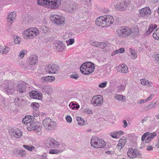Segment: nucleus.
I'll return each instance as SVG.
<instances>
[{"label":"nucleus","mask_w":159,"mask_h":159,"mask_svg":"<svg viewBox=\"0 0 159 159\" xmlns=\"http://www.w3.org/2000/svg\"><path fill=\"white\" fill-rule=\"evenodd\" d=\"M94 64L91 62H86L82 64L80 68V72L83 74L88 75L94 70Z\"/></svg>","instance_id":"nucleus-1"},{"label":"nucleus","mask_w":159,"mask_h":159,"mask_svg":"<svg viewBox=\"0 0 159 159\" xmlns=\"http://www.w3.org/2000/svg\"><path fill=\"white\" fill-rule=\"evenodd\" d=\"M43 125L45 129L47 130H54L57 125V123L49 118H46L43 121Z\"/></svg>","instance_id":"nucleus-2"},{"label":"nucleus","mask_w":159,"mask_h":159,"mask_svg":"<svg viewBox=\"0 0 159 159\" xmlns=\"http://www.w3.org/2000/svg\"><path fill=\"white\" fill-rule=\"evenodd\" d=\"M133 31L128 27L122 26L119 28L116 31L117 35L120 37L126 38L131 34Z\"/></svg>","instance_id":"nucleus-3"},{"label":"nucleus","mask_w":159,"mask_h":159,"mask_svg":"<svg viewBox=\"0 0 159 159\" xmlns=\"http://www.w3.org/2000/svg\"><path fill=\"white\" fill-rule=\"evenodd\" d=\"M91 143V145L95 148H104L106 145L105 142L103 139L97 137L92 138Z\"/></svg>","instance_id":"nucleus-4"},{"label":"nucleus","mask_w":159,"mask_h":159,"mask_svg":"<svg viewBox=\"0 0 159 159\" xmlns=\"http://www.w3.org/2000/svg\"><path fill=\"white\" fill-rule=\"evenodd\" d=\"M46 145L47 147L51 148H57L59 145V143L53 138L48 139L45 142Z\"/></svg>","instance_id":"nucleus-5"},{"label":"nucleus","mask_w":159,"mask_h":159,"mask_svg":"<svg viewBox=\"0 0 159 159\" xmlns=\"http://www.w3.org/2000/svg\"><path fill=\"white\" fill-rule=\"evenodd\" d=\"M50 19L53 22L58 25L62 24L64 23L65 20L64 17L57 15L51 16Z\"/></svg>","instance_id":"nucleus-6"},{"label":"nucleus","mask_w":159,"mask_h":159,"mask_svg":"<svg viewBox=\"0 0 159 159\" xmlns=\"http://www.w3.org/2000/svg\"><path fill=\"white\" fill-rule=\"evenodd\" d=\"M28 84L25 83H22L17 84L16 88V90L19 93L22 94L26 91V88Z\"/></svg>","instance_id":"nucleus-7"},{"label":"nucleus","mask_w":159,"mask_h":159,"mask_svg":"<svg viewBox=\"0 0 159 159\" xmlns=\"http://www.w3.org/2000/svg\"><path fill=\"white\" fill-rule=\"evenodd\" d=\"M129 4L127 0H122L120 3H117L115 6V8L119 11H124L127 7Z\"/></svg>","instance_id":"nucleus-8"},{"label":"nucleus","mask_w":159,"mask_h":159,"mask_svg":"<svg viewBox=\"0 0 159 159\" xmlns=\"http://www.w3.org/2000/svg\"><path fill=\"white\" fill-rule=\"evenodd\" d=\"M91 103L94 106H99L103 103V97L100 95L95 96L93 97Z\"/></svg>","instance_id":"nucleus-9"},{"label":"nucleus","mask_w":159,"mask_h":159,"mask_svg":"<svg viewBox=\"0 0 159 159\" xmlns=\"http://www.w3.org/2000/svg\"><path fill=\"white\" fill-rule=\"evenodd\" d=\"M45 68L46 72L50 74H56L59 69L57 65L55 64L48 65L46 66Z\"/></svg>","instance_id":"nucleus-10"},{"label":"nucleus","mask_w":159,"mask_h":159,"mask_svg":"<svg viewBox=\"0 0 159 159\" xmlns=\"http://www.w3.org/2000/svg\"><path fill=\"white\" fill-rule=\"evenodd\" d=\"M61 2V0H49L48 4H47L46 6L48 8H57L60 5Z\"/></svg>","instance_id":"nucleus-11"},{"label":"nucleus","mask_w":159,"mask_h":159,"mask_svg":"<svg viewBox=\"0 0 159 159\" xmlns=\"http://www.w3.org/2000/svg\"><path fill=\"white\" fill-rule=\"evenodd\" d=\"M16 15L15 12H13L8 15L7 17V27L8 30H10L11 26V24L16 18Z\"/></svg>","instance_id":"nucleus-12"},{"label":"nucleus","mask_w":159,"mask_h":159,"mask_svg":"<svg viewBox=\"0 0 159 159\" xmlns=\"http://www.w3.org/2000/svg\"><path fill=\"white\" fill-rule=\"evenodd\" d=\"M139 151L136 148H130L127 152L128 157L131 158H136L139 154Z\"/></svg>","instance_id":"nucleus-13"},{"label":"nucleus","mask_w":159,"mask_h":159,"mask_svg":"<svg viewBox=\"0 0 159 159\" xmlns=\"http://www.w3.org/2000/svg\"><path fill=\"white\" fill-rule=\"evenodd\" d=\"M29 131L35 130L37 132H39L41 130L40 127V123L37 121L36 119L34 120L31 126L29 128Z\"/></svg>","instance_id":"nucleus-14"},{"label":"nucleus","mask_w":159,"mask_h":159,"mask_svg":"<svg viewBox=\"0 0 159 159\" xmlns=\"http://www.w3.org/2000/svg\"><path fill=\"white\" fill-rule=\"evenodd\" d=\"M105 18L104 16L98 17L96 20L95 23L98 26L102 27H107V23L105 22Z\"/></svg>","instance_id":"nucleus-15"},{"label":"nucleus","mask_w":159,"mask_h":159,"mask_svg":"<svg viewBox=\"0 0 159 159\" xmlns=\"http://www.w3.org/2000/svg\"><path fill=\"white\" fill-rule=\"evenodd\" d=\"M31 106L33 109V115L34 117L38 116L40 114L39 111V105L37 102H33Z\"/></svg>","instance_id":"nucleus-16"},{"label":"nucleus","mask_w":159,"mask_h":159,"mask_svg":"<svg viewBox=\"0 0 159 159\" xmlns=\"http://www.w3.org/2000/svg\"><path fill=\"white\" fill-rule=\"evenodd\" d=\"M29 95L31 97L35 99L41 100L42 98V94L38 91L33 90L30 92Z\"/></svg>","instance_id":"nucleus-17"},{"label":"nucleus","mask_w":159,"mask_h":159,"mask_svg":"<svg viewBox=\"0 0 159 159\" xmlns=\"http://www.w3.org/2000/svg\"><path fill=\"white\" fill-rule=\"evenodd\" d=\"M140 14L142 16H144L148 15H150L151 13V11L149 8L146 7L142 8L139 11Z\"/></svg>","instance_id":"nucleus-18"},{"label":"nucleus","mask_w":159,"mask_h":159,"mask_svg":"<svg viewBox=\"0 0 159 159\" xmlns=\"http://www.w3.org/2000/svg\"><path fill=\"white\" fill-rule=\"evenodd\" d=\"M104 17L105 18V22L107 23V27L110 26L113 23L114 20L112 16L109 15H105L104 16Z\"/></svg>","instance_id":"nucleus-19"},{"label":"nucleus","mask_w":159,"mask_h":159,"mask_svg":"<svg viewBox=\"0 0 159 159\" xmlns=\"http://www.w3.org/2000/svg\"><path fill=\"white\" fill-rule=\"evenodd\" d=\"M35 118L33 116H31L30 119L29 120H25V118H23L22 122L24 124H25L27 126V129L29 130V128L31 126V125L33 122Z\"/></svg>","instance_id":"nucleus-20"},{"label":"nucleus","mask_w":159,"mask_h":159,"mask_svg":"<svg viewBox=\"0 0 159 159\" xmlns=\"http://www.w3.org/2000/svg\"><path fill=\"white\" fill-rule=\"evenodd\" d=\"M37 60V57L35 55H31L27 61V63L29 65L35 64Z\"/></svg>","instance_id":"nucleus-21"},{"label":"nucleus","mask_w":159,"mask_h":159,"mask_svg":"<svg viewBox=\"0 0 159 159\" xmlns=\"http://www.w3.org/2000/svg\"><path fill=\"white\" fill-rule=\"evenodd\" d=\"M56 50L58 52H62L65 48L66 46L62 42H58L56 46Z\"/></svg>","instance_id":"nucleus-22"},{"label":"nucleus","mask_w":159,"mask_h":159,"mask_svg":"<svg viewBox=\"0 0 159 159\" xmlns=\"http://www.w3.org/2000/svg\"><path fill=\"white\" fill-rule=\"evenodd\" d=\"M12 134L13 135L14 137L15 138H19L22 136V132L18 129H16L13 130Z\"/></svg>","instance_id":"nucleus-23"},{"label":"nucleus","mask_w":159,"mask_h":159,"mask_svg":"<svg viewBox=\"0 0 159 159\" xmlns=\"http://www.w3.org/2000/svg\"><path fill=\"white\" fill-rule=\"evenodd\" d=\"M31 29L30 28L25 30L23 34V38L25 39H28L29 38H32V37L30 36L31 33L30 32Z\"/></svg>","instance_id":"nucleus-24"},{"label":"nucleus","mask_w":159,"mask_h":159,"mask_svg":"<svg viewBox=\"0 0 159 159\" xmlns=\"http://www.w3.org/2000/svg\"><path fill=\"white\" fill-rule=\"evenodd\" d=\"M31 30H30V32L31 33V34H30V36L32 37V38L35 36L39 35V31L38 29L35 27L30 28Z\"/></svg>","instance_id":"nucleus-25"},{"label":"nucleus","mask_w":159,"mask_h":159,"mask_svg":"<svg viewBox=\"0 0 159 159\" xmlns=\"http://www.w3.org/2000/svg\"><path fill=\"white\" fill-rule=\"evenodd\" d=\"M118 70L123 73H126L128 70V67L124 64L120 65L118 66Z\"/></svg>","instance_id":"nucleus-26"},{"label":"nucleus","mask_w":159,"mask_h":159,"mask_svg":"<svg viewBox=\"0 0 159 159\" xmlns=\"http://www.w3.org/2000/svg\"><path fill=\"white\" fill-rule=\"evenodd\" d=\"M41 80L43 82L48 81L51 82L55 80V78L52 76H48L42 77Z\"/></svg>","instance_id":"nucleus-27"},{"label":"nucleus","mask_w":159,"mask_h":159,"mask_svg":"<svg viewBox=\"0 0 159 159\" xmlns=\"http://www.w3.org/2000/svg\"><path fill=\"white\" fill-rule=\"evenodd\" d=\"M4 89L8 94H11L13 93L14 90L13 87L11 85H7L5 87Z\"/></svg>","instance_id":"nucleus-28"},{"label":"nucleus","mask_w":159,"mask_h":159,"mask_svg":"<svg viewBox=\"0 0 159 159\" xmlns=\"http://www.w3.org/2000/svg\"><path fill=\"white\" fill-rule=\"evenodd\" d=\"M69 106L70 108L73 110H74L75 109L77 110L80 107V105L75 102H70L69 104Z\"/></svg>","instance_id":"nucleus-29"},{"label":"nucleus","mask_w":159,"mask_h":159,"mask_svg":"<svg viewBox=\"0 0 159 159\" xmlns=\"http://www.w3.org/2000/svg\"><path fill=\"white\" fill-rule=\"evenodd\" d=\"M37 1L38 4L44 6L45 7L47 8L46 5L48 4L49 0H37Z\"/></svg>","instance_id":"nucleus-30"},{"label":"nucleus","mask_w":159,"mask_h":159,"mask_svg":"<svg viewBox=\"0 0 159 159\" xmlns=\"http://www.w3.org/2000/svg\"><path fill=\"white\" fill-rule=\"evenodd\" d=\"M109 46L110 44L107 42L106 41L103 42H99V48L103 49L106 47H109Z\"/></svg>","instance_id":"nucleus-31"},{"label":"nucleus","mask_w":159,"mask_h":159,"mask_svg":"<svg viewBox=\"0 0 159 159\" xmlns=\"http://www.w3.org/2000/svg\"><path fill=\"white\" fill-rule=\"evenodd\" d=\"M129 52H130L133 59H135L137 57V54L136 52L131 48L129 49Z\"/></svg>","instance_id":"nucleus-32"},{"label":"nucleus","mask_w":159,"mask_h":159,"mask_svg":"<svg viewBox=\"0 0 159 159\" xmlns=\"http://www.w3.org/2000/svg\"><path fill=\"white\" fill-rule=\"evenodd\" d=\"M115 98L116 99L120 101L125 100V97L121 95L116 94L115 95Z\"/></svg>","instance_id":"nucleus-33"},{"label":"nucleus","mask_w":159,"mask_h":159,"mask_svg":"<svg viewBox=\"0 0 159 159\" xmlns=\"http://www.w3.org/2000/svg\"><path fill=\"white\" fill-rule=\"evenodd\" d=\"M131 30L133 31V32L131 33V34H133L134 35H137L139 33V30L137 26H134L132 29H131Z\"/></svg>","instance_id":"nucleus-34"},{"label":"nucleus","mask_w":159,"mask_h":159,"mask_svg":"<svg viewBox=\"0 0 159 159\" xmlns=\"http://www.w3.org/2000/svg\"><path fill=\"white\" fill-rule=\"evenodd\" d=\"M62 152V151L60 150H58L57 149H51L49 151V153L51 154H58Z\"/></svg>","instance_id":"nucleus-35"},{"label":"nucleus","mask_w":159,"mask_h":159,"mask_svg":"<svg viewBox=\"0 0 159 159\" xmlns=\"http://www.w3.org/2000/svg\"><path fill=\"white\" fill-rule=\"evenodd\" d=\"M78 124L80 125H83L84 122V120L80 116H78L76 118Z\"/></svg>","instance_id":"nucleus-36"},{"label":"nucleus","mask_w":159,"mask_h":159,"mask_svg":"<svg viewBox=\"0 0 159 159\" xmlns=\"http://www.w3.org/2000/svg\"><path fill=\"white\" fill-rule=\"evenodd\" d=\"M23 147L25 148L30 151H32L34 149H35L34 147L33 146H30L27 145H23Z\"/></svg>","instance_id":"nucleus-37"},{"label":"nucleus","mask_w":159,"mask_h":159,"mask_svg":"<svg viewBox=\"0 0 159 159\" xmlns=\"http://www.w3.org/2000/svg\"><path fill=\"white\" fill-rule=\"evenodd\" d=\"M27 52V51L26 50H22L20 52L19 55V57L22 59Z\"/></svg>","instance_id":"nucleus-38"},{"label":"nucleus","mask_w":159,"mask_h":159,"mask_svg":"<svg viewBox=\"0 0 159 159\" xmlns=\"http://www.w3.org/2000/svg\"><path fill=\"white\" fill-rule=\"evenodd\" d=\"M146 0H135V3L138 7H139L144 3Z\"/></svg>","instance_id":"nucleus-39"},{"label":"nucleus","mask_w":159,"mask_h":159,"mask_svg":"<svg viewBox=\"0 0 159 159\" xmlns=\"http://www.w3.org/2000/svg\"><path fill=\"white\" fill-rule=\"evenodd\" d=\"M141 84L145 85H147L148 86H150V84L151 83L148 81V80H146L145 79H142L141 80Z\"/></svg>","instance_id":"nucleus-40"},{"label":"nucleus","mask_w":159,"mask_h":159,"mask_svg":"<svg viewBox=\"0 0 159 159\" xmlns=\"http://www.w3.org/2000/svg\"><path fill=\"white\" fill-rule=\"evenodd\" d=\"M126 142V139H119V143L121 144V146H124L125 145V143Z\"/></svg>","instance_id":"nucleus-41"},{"label":"nucleus","mask_w":159,"mask_h":159,"mask_svg":"<svg viewBox=\"0 0 159 159\" xmlns=\"http://www.w3.org/2000/svg\"><path fill=\"white\" fill-rule=\"evenodd\" d=\"M159 31H157L156 30L155 31V32L154 33L152 34V36L156 39H158V36H159Z\"/></svg>","instance_id":"nucleus-42"},{"label":"nucleus","mask_w":159,"mask_h":159,"mask_svg":"<svg viewBox=\"0 0 159 159\" xmlns=\"http://www.w3.org/2000/svg\"><path fill=\"white\" fill-rule=\"evenodd\" d=\"M125 86L124 85H120L118 87V91L119 92H123L125 90Z\"/></svg>","instance_id":"nucleus-43"},{"label":"nucleus","mask_w":159,"mask_h":159,"mask_svg":"<svg viewBox=\"0 0 159 159\" xmlns=\"http://www.w3.org/2000/svg\"><path fill=\"white\" fill-rule=\"evenodd\" d=\"M107 84V81H105L104 82H102L100 84L98 85V87L101 88H104L106 86Z\"/></svg>","instance_id":"nucleus-44"},{"label":"nucleus","mask_w":159,"mask_h":159,"mask_svg":"<svg viewBox=\"0 0 159 159\" xmlns=\"http://www.w3.org/2000/svg\"><path fill=\"white\" fill-rule=\"evenodd\" d=\"M70 78L75 79H77L79 77L78 75L77 74H73L70 75Z\"/></svg>","instance_id":"nucleus-45"},{"label":"nucleus","mask_w":159,"mask_h":159,"mask_svg":"<svg viewBox=\"0 0 159 159\" xmlns=\"http://www.w3.org/2000/svg\"><path fill=\"white\" fill-rule=\"evenodd\" d=\"M18 154L21 156H23L26 154V152L24 150H21L19 151Z\"/></svg>","instance_id":"nucleus-46"},{"label":"nucleus","mask_w":159,"mask_h":159,"mask_svg":"<svg viewBox=\"0 0 159 159\" xmlns=\"http://www.w3.org/2000/svg\"><path fill=\"white\" fill-rule=\"evenodd\" d=\"M9 50V48L8 47H6L4 49H2V53L6 54L7 53Z\"/></svg>","instance_id":"nucleus-47"},{"label":"nucleus","mask_w":159,"mask_h":159,"mask_svg":"<svg viewBox=\"0 0 159 159\" xmlns=\"http://www.w3.org/2000/svg\"><path fill=\"white\" fill-rule=\"evenodd\" d=\"M154 29L153 28L152 26L151 25L149 26L148 30L147 32V34H150L153 30Z\"/></svg>","instance_id":"nucleus-48"},{"label":"nucleus","mask_w":159,"mask_h":159,"mask_svg":"<svg viewBox=\"0 0 159 159\" xmlns=\"http://www.w3.org/2000/svg\"><path fill=\"white\" fill-rule=\"evenodd\" d=\"M68 42H67L68 45H72L74 43V39H69V41H68Z\"/></svg>","instance_id":"nucleus-49"},{"label":"nucleus","mask_w":159,"mask_h":159,"mask_svg":"<svg viewBox=\"0 0 159 159\" xmlns=\"http://www.w3.org/2000/svg\"><path fill=\"white\" fill-rule=\"evenodd\" d=\"M111 136L112 137L114 138H116L117 137L116 134L115 133V132H111L110 133Z\"/></svg>","instance_id":"nucleus-50"},{"label":"nucleus","mask_w":159,"mask_h":159,"mask_svg":"<svg viewBox=\"0 0 159 159\" xmlns=\"http://www.w3.org/2000/svg\"><path fill=\"white\" fill-rule=\"evenodd\" d=\"M14 40V42L16 44H18L20 43V39L19 37H17Z\"/></svg>","instance_id":"nucleus-51"},{"label":"nucleus","mask_w":159,"mask_h":159,"mask_svg":"<svg viewBox=\"0 0 159 159\" xmlns=\"http://www.w3.org/2000/svg\"><path fill=\"white\" fill-rule=\"evenodd\" d=\"M147 102V100L146 99L144 100L143 99H141V100H139V102H138V103H139L140 104H143L144 103H145Z\"/></svg>","instance_id":"nucleus-52"},{"label":"nucleus","mask_w":159,"mask_h":159,"mask_svg":"<svg viewBox=\"0 0 159 159\" xmlns=\"http://www.w3.org/2000/svg\"><path fill=\"white\" fill-rule=\"evenodd\" d=\"M66 120L69 123L72 121V118L70 116H67L66 118Z\"/></svg>","instance_id":"nucleus-53"},{"label":"nucleus","mask_w":159,"mask_h":159,"mask_svg":"<svg viewBox=\"0 0 159 159\" xmlns=\"http://www.w3.org/2000/svg\"><path fill=\"white\" fill-rule=\"evenodd\" d=\"M84 111L85 113L88 114H91L92 113V111L89 109H86Z\"/></svg>","instance_id":"nucleus-54"},{"label":"nucleus","mask_w":159,"mask_h":159,"mask_svg":"<svg viewBox=\"0 0 159 159\" xmlns=\"http://www.w3.org/2000/svg\"><path fill=\"white\" fill-rule=\"evenodd\" d=\"M115 133L117 135H121L123 134L124 132L120 130L118 131H116Z\"/></svg>","instance_id":"nucleus-55"},{"label":"nucleus","mask_w":159,"mask_h":159,"mask_svg":"<svg viewBox=\"0 0 159 159\" xmlns=\"http://www.w3.org/2000/svg\"><path fill=\"white\" fill-rule=\"evenodd\" d=\"M156 135V133L155 132H153L152 133H151L149 135L152 138H153Z\"/></svg>","instance_id":"nucleus-56"},{"label":"nucleus","mask_w":159,"mask_h":159,"mask_svg":"<svg viewBox=\"0 0 159 159\" xmlns=\"http://www.w3.org/2000/svg\"><path fill=\"white\" fill-rule=\"evenodd\" d=\"M154 95L153 94H151L146 99V100H147V102L151 100L152 99V97L154 96Z\"/></svg>","instance_id":"nucleus-57"},{"label":"nucleus","mask_w":159,"mask_h":159,"mask_svg":"<svg viewBox=\"0 0 159 159\" xmlns=\"http://www.w3.org/2000/svg\"><path fill=\"white\" fill-rule=\"evenodd\" d=\"M118 53H119L118 50H116L113 52H112L111 55L112 56H113Z\"/></svg>","instance_id":"nucleus-58"},{"label":"nucleus","mask_w":159,"mask_h":159,"mask_svg":"<svg viewBox=\"0 0 159 159\" xmlns=\"http://www.w3.org/2000/svg\"><path fill=\"white\" fill-rule=\"evenodd\" d=\"M123 123L124 125L123 126L124 127H126L128 125V124L126 120H123Z\"/></svg>","instance_id":"nucleus-59"},{"label":"nucleus","mask_w":159,"mask_h":159,"mask_svg":"<svg viewBox=\"0 0 159 159\" xmlns=\"http://www.w3.org/2000/svg\"><path fill=\"white\" fill-rule=\"evenodd\" d=\"M94 44L93 45L99 48V42H95L94 43H93Z\"/></svg>","instance_id":"nucleus-60"},{"label":"nucleus","mask_w":159,"mask_h":159,"mask_svg":"<svg viewBox=\"0 0 159 159\" xmlns=\"http://www.w3.org/2000/svg\"><path fill=\"white\" fill-rule=\"evenodd\" d=\"M120 145L121 144H120V143H119L117 146V148L119 150L121 149L122 148H123L124 147V146H121Z\"/></svg>","instance_id":"nucleus-61"},{"label":"nucleus","mask_w":159,"mask_h":159,"mask_svg":"<svg viewBox=\"0 0 159 159\" xmlns=\"http://www.w3.org/2000/svg\"><path fill=\"white\" fill-rule=\"evenodd\" d=\"M119 51V53H123L125 52V50L123 48H120L119 49H118Z\"/></svg>","instance_id":"nucleus-62"},{"label":"nucleus","mask_w":159,"mask_h":159,"mask_svg":"<svg viewBox=\"0 0 159 159\" xmlns=\"http://www.w3.org/2000/svg\"><path fill=\"white\" fill-rule=\"evenodd\" d=\"M32 116H25L23 118H25V120H29L30 119V118H31V117Z\"/></svg>","instance_id":"nucleus-63"},{"label":"nucleus","mask_w":159,"mask_h":159,"mask_svg":"<svg viewBox=\"0 0 159 159\" xmlns=\"http://www.w3.org/2000/svg\"><path fill=\"white\" fill-rule=\"evenodd\" d=\"M156 59L159 62V54H157L155 56Z\"/></svg>","instance_id":"nucleus-64"}]
</instances>
